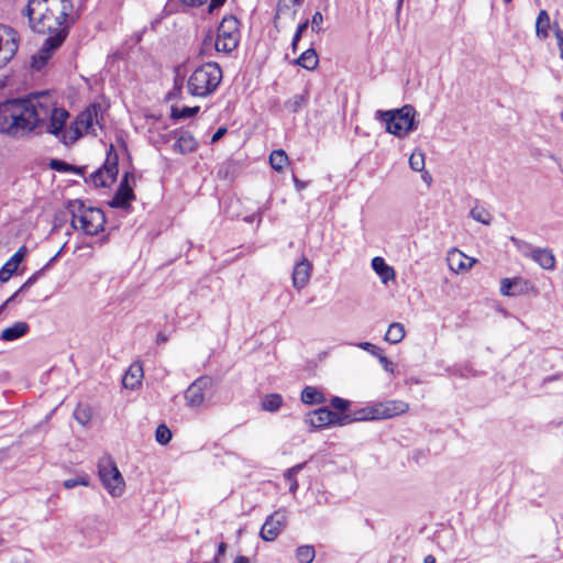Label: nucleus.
<instances>
[{
	"mask_svg": "<svg viewBox=\"0 0 563 563\" xmlns=\"http://www.w3.org/2000/svg\"><path fill=\"white\" fill-rule=\"evenodd\" d=\"M68 118L69 112L56 107L47 92L31 93L0 103V133L13 139L32 132L58 135Z\"/></svg>",
	"mask_w": 563,
	"mask_h": 563,
	"instance_id": "nucleus-1",
	"label": "nucleus"
},
{
	"mask_svg": "<svg viewBox=\"0 0 563 563\" xmlns=\"http://www.w3.org/2000/svg\"><path fill=\"white\" fill-rule=\"evenodd\" d=\"M73 8L70 0H29L23 14L29 18L33 31L53 35L60 30L67 32V25H63Z\"/></svg>",
	"mask_w": 563,
	"mask_h": 563,
	"instance_id": "nucleus-2",
	"label": "nucleus"
},
{
	"mask_svg": "<svg viewBox=\"0 0 563 563\" xmlns=\"http://www.w3.org/2000/svg\"><path fill=\"white\" fill-rule=\"evenodd\" d=\"M66 209L71 216L70 225L73 229L80 230L87 235H97L103 231L106 216L101 209L87 207L78 199L69 200Z\"/></svg>",
	"mask_w": 563,
	"mask_h": 563,
	"instance_id": "nucleus-3",
	"label": "nucleus"
},
{
	"mask_svg": "<svg viewBox=\"0 0 563 563\" xmlns=\"http://www.w3.org/2000/svg\"><path fill=\"white\" fill-rule=\"evenodd\" d=\"M222 77V69L218 63H205L189 76L187 80L188 92L194 97H209L218 89Z\"/></svg>",
	"mask_w": 563,
	"mask_h": 563,
	"instance_id": "nucleus-4",
	"label": "nucleus"
},
{
	"mask_svg": "<svg viewBox=\"0 0 563 563\" xmlns=\"http://www.w3.org/2000/svg\"><path fill=\"white\" fill-rule=\"evenodd\" d=\"M416 110L412 106L406 104L394 110H377L375 119L385 124L386 131L395 136L404 137L417 130L418 122L415 120Z\"/></svg>",
	"mask_w": 563,
	"mask_h": 563,
	"instance_id": "nucleus-5",
	"label": "nucleus"
},
{
	"mask_svg": "<svg viewBox=\"0 0 563 563\" xmlns=\"http://www.w3.org/2000/svg\"><path fill=\"white\" fill-rule=\"evenodd\" d=\"M240 22L234 15H225L218 26L214 48L219 53H231L239 45Z\"/></svg>",
	"mask_w": 563,
	"mask_h": 563,
	"instance_id": "nucleus-6",
	"label": "nucleus"
},
{
	"mask_svg": "<svg viewBox=\"0 0 563 563\" xmlns=\"http://www.w3.org/2000/svg\"><path fill=\"white\" fill-rule=\"evenodd\" d=\"M408 409L409 405L402 400H387L362 409L354 420L389 419L405 413Z\"/></svg>",
	"mask_w": 563,
	"mask_h": 563,
	"instance_id": "nucleus-7",
	"label": "nucleus"
},
{
	"mask_svg": "<svg viewBox=\"0 0 563 563\" xmlns=\"http://www.w3.org/2000/svg\"><path fill=\"white\" fill-rule=\"evenodd\" d=\"M102 119L101 106L100 104H90L82 112H80L75 121V129L70 136L71 141H76L86 134L97 135L95 125L100 124V120Z\"/></svg>",
	"mask_w": 563,
	"mask_h": 563,
	"instance_id": "nucleus-8",
	"label": "nucleus"
},
{
	"mask_svg": "<svg viewBox=\"0 0 563 563\" xmlns=\"http://www.w3.org/2000/svg\"><path fill=\"white\" fill-rule=\"evenodd\" d=\"M510 241L514 246L517 247L522 254L530 256L533 261H536L543 269H554L555 267V257L551 250L549 249H532L531 245L520 240L516 236H510Z\"/></svg>",
	"mask_w": 563,
	"mask_h": 563,
	"instance_id": "nucleus-9",
	"label": "nucleus"
},
{
	"mask_svg": "<svg viewBox=\"0 0 563 563\" xmlns=\"http://www.w3.org/2000/svg\"><path fill=\"white\" fill-rule=\"evenodd\" d=\"M20 37L11 26L0 24V68L4 67L16 54Z\"/></svg>",
	"mask_w": 563,
	"mask_h": 563,
	"instance_id": "nucleus-10",
	"label": "nucleus"
},
{
	"mask_svg": "<svg viewBox=\"0 0 563 563\" xmlns=\"http://www.w3.org/2000/svg\"><path fill=\"white\" fill-rule=\"evenodd\" d=\"M118 173V154L113 152V146H111L107 154L106 163L90 175V179L96 187H108L114 183Z\"/></svg>",
	"mask_w": 563,
	"mask_h": 563,
	"instance_id": "nucleus-11",
	"label": "nucleus"
},
{
	"mask_svg": "<svg viewBox=\"0 0 563 563\" xmlns=\"http://www.w3.org/2000/svg\"><path fill=\"white\" fill-rule=\"evenodd\" d=\"M354 421V418L351 419L347 415H339L328 407H321L312 412H310L306 422L309 423L313 429L324 428L328 426H343L347 422Z\"/></svg>",
	"mask_w": 563,
	"mask_h": 563,
	"instance_id": "nucleus-12",
	"label": "nucleus"
},
{
	"mask_svg": "<svg viewBox=\"0 0 563 563\" xmlns=\"http://www.w3.org/2000/svg\"><path fill=\"white\" fill-rule=\"evenodd\" d=\"M67 36L65 30H60L57 33L48 36L40 52L32 57L31 67L37 71H41L52 56V53L58 48Z\"/></svg>",
	"mask_w": 563,
	"mask_h": 563,
	"instance_id": "nucleus-13",
	"label": "nucleus"
},
{
	"mask_svg": "<svg viewBox=\"0 0 563 563\" xmlns=\"http://www.w3.org/2000/svg\"><path fill=\"white\" fill-rule=\"evenodd\" d=\"M99 477L110 495L121 496L124 488V481L115 464L109 462L99 467Z\"/></svg>",
	"mask_w": 563,
	"mask_h": 563,
	"instance_id": "nucleus-14",
	"label": "nucleus"
},
{
	"mask_svg": "<svg viewBox=\"0 0 563 563\" xmlns=\"http://www.w3.org/2000/svg\"><path fill=\"white\" fill-rule=\"evenodd\" d=\"M212 378L203 375L194 380L185 390L186 406L189 408L200 407L205 401V391L212 386Z\"/></svg>",
	"mask_w": 563,
	"mask_h": 563,
	"instance_id": "nucleus-15",
	"label": "nucleus"
},
{
	"mask_svg": "<svg viewBox=\"0 0 563 563\" xmlns=\"http://www.w3.org/2000/svg\"><path fill=\"white\" fill-rule=\"evenodd\" d=\"M286 526L287 512L285 509H278L266 518L262 526L260 537L267 542L274 541Z\"/></svg>",
	"mask_w": 563,
	"mask_h": 563,
	"instance_id": "nucleus-16",
	"label": "nucleus"
},
{
	"mask_svg": "<svg viewBox=\"0 0 563 563\" xmlns=\"http://www.w3.org/2000/svg\"><path fill=\"white\" fill-rule=\"evenodd\" d=\"M175 139L173 150L181 155L192 153L198 147V142L195 136L186 130H175L165 136V141Z\"/></svg>",
	"mask_w": 563,
	"mask_h": 563,
	"instance_id": "nucleus-17",
	"label": "nucleus"
},
{
	"mask_svg": "<svg viewBox=\"0 0 563 563\" xmlns=\"http://www.w3.org/2000/svg\"><path fill=\"white\" fill-rule=\"evenodd\" d=\"M129 173H125L113 198L109 202L111 208L124 209L130 206V202L134 199V192L129 185Z\"/></svg>",
	"mask_w": 563,
	"mask_h": 563,
	"instance_id": "nucleus-18",
	"label": "nucleus"
},
{
	"mask_svg": "<svg viewBox=\"0 0 563 563\" xmlns=\"http://www.w3.org/2000/svg\"><path fill=\"white\" fill-rule=\"evenodd\" d=\"M312 264L308 261V258L302 257L300 262H298L292 271V286L301 290L305 288L311 277Z\"/></svg>",
	"mask_w": 563,
	"mask_h": 563,
	"instance_id": "nucleus-19",
	"label": "nucleus"
},
{
	"mask_svg": "<svg viewBox=\"0 0 563 563\" xmlns=\"http://www.w3.org/2000/svg\"><path fill=\"white\" fill-rule=\"evenodd\" d=\"M27 254V249L22 245L0 268V283H7L16 272L20 263Z\"/></svg>",
	"mask_w": 563,
	"mask_h": 563,
	"instance_id": "nucleus-20",
	"label": "nucleus"
},
{
	"mask_svg": "<svg viewBox=\"0 0 563 563\" xmlns=\"http://www.w3.org/2000/svg\"><path fill=\"white\" fill-rule=\"evenodd\" d=\"M143 367L140 363H133L123 376L122 384L125 388L134 389L141 384Z\"/></svg>",
	"mask_w": 563,
	"mask_h": 563,
	"instance_id": "nucleus-21",
	"label": "nucleus"
},
{
	"mask_svg": "<svg viewBox=\"0 0 563 563\" xmlns=\"http://www.w3.org/2000/svg\"><path fill=\"white\" fill-rule=\"evenodd\" d=\"M29 331V324L23 321L15 322L12 327L5 328L0 335L3 341H14L22 338Z\"/></svg>",
	"mask_w": 563,
	"mask_h": 563,
	"instance_id": "nucleus-22",
	"label": "nucleus"
},
{
	"mask_svg": "<svg viewBox=\"0 0 563 563\" xmlns=\"http://www.w3.org/2000/svg\"><path fill=\"white\" fill-rule=\"evenodd\" d=\"M295 64L307 70L316 69L319 64V58L314 48L310 47L302 52L300 56L295 59Z\"/></svg>",
	"mask_w": 563,
	"mask_h": 563,
	"instance_id": "nucleus-23",
	"label": "nucleus"
},
{
	"mask_svg": "<svg viewBox=\"0 0 563 563\" xmlns=\"http://www.w3.org/2000/svg\"><path fill=\"white\" fill-rule=\"evenodd\" d=\"M372 267L375 273L382 278L383 283H387L388 280L395 277V271L391 266L387 265L384 258L374 257L372 260Z\"/></svg>",
	"mask_w": 563,
	"mask_h": 563,
	"instance_id": "nucleus-24",
	"label": "nucleus"
},
{
	"mask_svg": "<svg viewBox=\"0 0 563 563\" xmlns=\"http://www.w3.org/2000/svg\"><path fill=\"white\" fill-rule=\"evenodd\" d=\"M301 401L307 405H319L325 402V398L318 388L306 386L301 391Z\"/></svg>",
	"mask_w": 563,
	"mask_h": 563,
	"instance_id": "nucleus-25",
	"label": "nucleus"
},
{
	"mask_svg": "<svg viewBox=\"0 0 563 563\" xmlns=\"http://www.w3.org/2000/svg\"><path fill=\"white\" fill-rule=\"evenodd\" d=\"M464 260H468L462 252L454 250L449 253L448 263L452 271L459 272L467 269L472 266V262L465 264Z\"/></svg>",
	"mask_w": 563,
	"mask_h": 563,
	"instance_id": "nucleus-26",
	"label": "nucleus"
},
{
	"mask_svg": "<svg viewBox=\"0 0 563 563\" xmlns=\"http://www.w3.org/2000/svg\"><path fill=\"white\" fill-rule=\"evenodd\" d=\"M550 29V16L545 10H541L538 14L536 22V33L537 36L541 40H544L549 36Z\"/></svg>",
	"mask_w": 563,
	"mask_h": 563,
	"instance_id": "nucleus-27",
	"label": "nucleus"
},
{
	"mask_svg": "<svg viewBox=\"0 0 563 563\" xmlns=\"http://www.w3.org/2000/svg\"><path fill=\"white\" fill-rule=\"evenodd\" d=\"M405 336V328L401 323L394 322L389 325L386 334H385V341L397 344L399 343Z\"/></svg>",
	"mask_w": 563,
	"mask_h": 563,
	"instance_id": "nucleus-28",
	"label": "nucleus"
},
{
	"mask_svg": "<svg viewBox=\"0 0 563 563\" xmlns=\"http://www.w3.org/2000/svg\"><path fill=\"white\" fill-rule=\"evenodd\" d=\"M65 245L62 246V249L55 254V256H53L48 263L42 267L41 269L36 271L32 276H30L25 283L19 288V291H26L30 287H32L37 280L38 278L43 275V272L54 262L56 261V258L60 255V253L63 252Z\"/></svg>",
	"mask_w": 563,
	"mask_h": 563,
	"instance_id": "nucleus-29",
	"label": "nucleus"
},
{
	"mask_svg": "<svg viewBox=\"0 0 563 563\" xmlns=\"http://www.w3.org/2000/svg\"><path fill=\"white\" fill-rule=\"evenodd\" d=\"M283 397L279 394H268L262 400V409L275 412L283 406Z\"/></svg>",
	"mask_w": 563,
	"mask_h": 563,
	"instance_id": "nucleus-30",
	"label": "nucleus"
},
{
	"mask_svg": "<svg viewBox=\"0 0 563 563\" xmlns=\"http://www.w3.org/2000/svg\"><path fill=\"white\" fill-rule=\"evenodd\" d=\"M288 163V156L284 150H275L269 155V164L277 172L284 169Z\"/></svg>",
	"mask_w": 563,
	"mask_h": 563,
	"instance_id": "nucleus-31",
	"label": "nucleus"
},
{
	"mask_svg": "<svg viewBox=\"0 0 563 563\" xmlns=\"http://www.w3.org/2000/svg\"><path fill=\"white\" fill-rule=\"evenodd\" d=\"M308 96L306 95H295L284 103V108L290 113H297L300 111L307 103Z\"/></svg>",
	"mask_w": 563,
	"mask_h": 563,
	"instance_id": "nucleus-32",
	"label": "nucleus"
},
{
	"mask_svg": "<svg viewBox=\"0 0 563 563\" xmlns=\"http://www.w3.org/2000/svg\"><path fill=\"white\" fill-rule=\"evenodd\" d=\"M49 166L56 172H69L77 175H84V167L70 165L60 159H52Z\"/></svg>",
	"mask_w": 563,
	"mask_h": 563,
	"instance_id": "nucleus-33",
	"label": "nucleus"
},
{
	"mask_svg": "<svg viewBox=\"0 0 563 563\" xmlns=\"http://www.w3.org/2000/svg\"><path fill=\"white\" fill-rule=\"evenodd\" d=\"M470 216L475 221H477V222H479L482 224H485V225H489L492 220H493V217L489 213V211L486 210L484 207H481V206H477V205L474 208L471 209Z\"/></svg>",
	"mask_w": 563,
	"mask_h": 563,
	"instance_id": "nucleus-34",
	"label": "nucleus"
},
{
	"mask_svg": "<svg viewBox=\"0 0 563 563\" xmlns=\"http://www.w3.org/2000/svg\"><path fill=\"white\" fill-rule=\"evenodd\" d=\"M200 108L198 106L196 107H172L170 117L174 120H181L187 119L196 115L199 112Z\"/></svg>",
	"mask_w": 563,
	"mask_h": 563,
	"instance_id": "nucleus-35",
	"label": "nucleus"
},
{
	"mask_svg": "<svg viewBox=\"0 0 563 563\" xmlns=\"http://www.w3.org/2000/svg\"><path fill=\"white\" fill-rule=\"evenodd\" d=\"M305 463L297 464L290 468H288L284 473V477L286 481L290 483L289 492L295 494L298 489V482L296 479V475L303 468Z\"/></svg>",
	"mask_w": 563,
	"mask_h": 563,
	"instance_id": "nucleus-36",
	"label": "nucleus"
},
{
	"mask_svg": "<svg viewBox=\"0 0 563 563\" xmlns=\"http://www.w3.org/2000/svg\"><path fill=\"white\" fill-rule=\"evenodd\" d=\"M316 556L312 545H300L296 550V559L299 563H311Z\"/></svg>",
	"mask_w": 563,
	"mask_h": 563,
	"instance_id": "nucleus-37",
	"label": "nucleus"
},
{
	"mask_svg": "<svg viewBox=\"0 0 563 563\" xmlns=\"http://www.w3.org/2000/svg\"><path fill=\"white\" fill-rule=\"evenodd\" d=\"M74 418L82 426L87 424L91 419V410L86 405H78L74 411Z\"/></svg>",
	"mask_w": 563,
	"mask_h": 563,
	"instance_id": "nucleus-38",
	"label": "nucleus"
},
{
	"mask_svg": "<svg viewBox=\"0 0 563 563\" xmlns=\"http://www.w3.org/2000/svg\"><path fill=\"white\" fill-rule=\"evenodd\" d=\"M410 168L415 172H421L424 168V154L421 150L415 151L409 157Z\"/></svg>",
	"mask_w": 563,
	"mask_h": 563,
	"instance_id": "nucleus-39",
	"label": "nucleus"
},
{
	"mask_svg": "<svg viewBox=\"0 0 563 563\" xmlns=\"http://www.w3.org/2000/svg\"><path fill=\"white\" fill-rule=\"evenodd\" d=\"M155 439L159 444L166 445L172 440V431L166 424H159L155 431Z\"/></svg>",
	"mask_w": 563,
	"mask_h": 563,
	"instance_id": "nucleus-40",
	"label": "nucleus"
},
{
	"mask_svg": "<svg viewBox=\"0 0 563 563\" xmlns=\"http://www.w3.org/2000/svg\"><path fill=\"white\" fill-rule=\"evenodd\" d=\"M529 283L522 278H512V296L522 295L528 289Z\"/></svg>",
	"mask_w": 563,
	"mask_h": 563,
	"instance_id": "nucleus-41",
	"label": "nucleus"
},
{
	"mask_svg": "<svg viewBox=\"0 0 563 563\" xmlns=\"http://www.w3.org/2000/svg\"><path fill=\"white\" fill-rule=\"evenodd\" d=\"M356 346L368 352L369 354H372L375 357H378L383 353L380 347H378L377 345H375L371 342H361V343H357Z\"/></svg>",
	"mask_w": 563,
	"mask_h": 563,
	"instance_id": "nucleus-42",
	"label": "nucleus"
},
{
	"mask_svg": "<svg viewBox=\"0 0 563 563\" xmlns=\"http://www.w3.org/2000/svg\"><path fill=\"white\" fill-rule=\"evenodd\" d=\"M323 15L321 12L317 11L312 15L311 19V30L316 33H320L322 31Z\"/></svg>",
	"mask_w": 563,
	"mask_h": 563,
	"instance_id": "nucleus-43",
	"label": "nucleus"
},
{
	"mask_svg": "<svg viewBox=\"0 0 563 563\" xmlns=\"http://www.w3.org/2000/svg\"><path fill=\"white\" fill-rule=\"evenodd\" d=\"M63 485L66 489H71L78 485L88 486V481L85 477L68 478L64 481Z\"/></svg>",
	"mask_w": 563,
	"mask_h": 563,
	"instance_id": "nucleus-44",
	"label": "nucleus"
},
{
	"mask_svg": "<svg viewBox=\"0 0 563 563\" xmlns=\"http://www.w3.org/2000/svg\"><path fill=\"white\" fill-rule=\"evenodd\" d=\"M331 406L341 411V412H344L345 410L349 409L350 407V402L346 400V399H343V398H340V397H333L331 399Z\"/></svg>",
	"mask_w": 563,
	"mask_h": 563,
	"instance_id": "nucleus-45",
	"label": "nucleus"
},
{
	"mask_svg": "<svg viewBox=\"0 0 563 563\" xmlns=\"http://www.w3.org/2000/svg\"><path fill=\"white\" fill-rule=\"evenodd\" d=\"M500 292L504 296H512V279L503 278L500 280Z\"/></svg>",
	"mask_w": 563,
	"mask_h": 563,
	"instance_id": "nucleus-46",
	"label": "nucleus"
},
{
	"mask_svg": "<svg viewBox=\"0 0 563 563\" xmlns=\"http://www.w3.org/2000/svg\"><path fill=\"white\" fill-rule=\"evenodd\" d=\"M377 358L379 364L386 372L394 374L395 365L393 364L391 361H389L383 353Z\"/></svg>",
	"mask_w": 563,
	"mask_h": 563,
	"instance_id": "nucleus-47",
	"label": "nucleus"
},
{
	"mask_svg": "<svg viewBox=\"0 0 563 563\" xmlns=\"http://www.w3.org/2000/svg\"><path fill=\"white\" fill-rule=\"evenodd\" d=\"M30 553L27 551H19L11 560V563H29Z\"/></svg>",
	"mask_w": 563,
	"mask_h": 563,
	"instance_id": "nucleus-48",
	"label": "nucleus"
},
{
	"mask_svg": "<svg viewBox=\"0 0 563 563\" xmlns=\"http://www.w3.org/2000/svg\"><path fill=\"white\" fill-rule=\"evenodd\" d=\"M554 35L558 41L560 57L563 59V31L558 25L554 27Z\"/></svg>",
	"mask_w": 563,
	"mask_h": 563,
	"instance_id": "nucleus-49",
	"label": "nucleus"
},
{
	"mask_svg": "<svg viewBox=\"0 0 563 563\" xmlns=\"http://www.w3.org/2000/svg\"><path fill=\"white\" fill-rule=\"evenodd\" d=\"M228 130L227 128L224 126H221L212 135L211 137V143H217L218 141H220L225 134H227Z\"/></svg>",
	"mask_w": 563,
	"mask_h": 563,
	"instance_id": "nucleus-50",
	"label": "nucleus"
},
{
	"mask_svg": "<svg viewBox=\"0 0 563 563\" xmlns=\"http://www.w3.org/2000/svg\"><path fill=\"white\" fill-rule=\"evenodd\" d=\"M227 0H210L208 12L212 13L216 9L222 7Z\"/></svg>",
	"mask_w": 563,
	"mask_h": 563,
	"instance_id": "nucleus-51",
	"label": "nucleus"
},
{
	"mask_svg": "<svg viewBox=\"0 0 563 563\" xmlns=\"http://www.w3.org/2000/svg\"><path fill=\"white\" fill-rule=\"evenodd\" d=\"M181 4L187 7H200L207 0H178Z\"/></svg>",
	"mask_w": 563,
	"mask_h": 563,
	"instance_id": "nucleus-52",
	"label": "nucleus"
},
{
	"mask_svg": "<svg viewBox=\"0 0 563 563\" xmlns=\"http://www.w3.org/2000/svg\"><path fill=\"white\" fill-rule=\"evenodd\" d=\"M308 25H309V21L306 20L305 22L300 23L297 27V31L295 33L294 36H296L297 38H301L303 32L308 29Z\"/></svg>",
	"mask_w": 563,
	"mask_h": 563,
	"instance_id": "nucleus-53",
	"label": "nucleus"
},
{
	"mask_svg": "<svg viewBox=\"0 0 563 563\" xmlns=\"http://www.w3.org/2000/svg\"><path fill=\"white\" fill-rule=\"evenodd\" d=\"M225 551H227V544L224 542H221L218 547V551L213 559H218V563H220V558L222 555H224Z\"/></svg>",
	"mask_w": 563,
	"mask_h": 563,
	"instance_id": "nucleus-54",
	"label": "nucleus"
},
{
	"mask_svg": "<svg viewBox=\"0 0 563 563\" xmlns=\"http://www.w3.org/2000/svg\"><path fill=\"white\" fill-rule=\"evenodd\" d=\"M292 180L297 190H302L307 187V183L301 181L296 175H292Z\"/></svg>",
	"mask_w": 563,
	"mask_h": 563,
	"instance_id": "nucleus-55",
	"label": "nucleus"
},
{
	"mask_svg": "<svg viewBox=\"0 0 563 563\" xmlns=\"http://www.w3.org/2000/svg\"><path fill=\"white\" fill-rule=\"evenodd\" d=\"M167 340H168L167 335H166V334H164V333H162V332H159V333L157 334V336H156V342H157L158 344H161V343H165Z\"/></svg>",
	"mask_w": 563,
	"mask_h": 563,
	"instance_id": "nucleus-56",
	"label": "nucleus"
},
{
	"mask_svg": "<svg viewBox=\"0 0 563 563\" xmlns=\"http://www.w3.org/2000/svg\"><path fill=\"white\" fill-rule=\"evenodd\" d=\"M233 563H250V561H249V559L246 556L239 555V556L235 558Z\"/></svg>",
	"mask_w": 563,
	"mask_h": 563,
	"instance_id": "nucleus-57",
	"label": "nucleus"
},
{
	"mask_svg": "<svg viewBox=\"0 0 563 563\" xmlns=\"http://www.w3.org/2000/svg\"><path fill=\"white\" fill-rule=\"evenodd\" d=\"M256 219L258 220V222H261V214H252V216H250V217H246V218H245V221H247V222L252 223V222H253V221H255Z\"/></svg>",
	"mask_w": 563,
	"mask_h": 563,
	"instance_id": "nucleus-58",
	"label": "nucleus"
},
{
	"mask_svg": "<svg viewBox=\"0 0 563 563\" xmlns=\"http://www.w3.org/2000/svg\"><path fill=\"white\" fill-rule=\"evenodd\" d=\"M299 41H300V38H297L296 36L292 37V42H291L292 52H296Z\"/></svg>",
	"mask_w": 563,
	"mask_h": 563,
	"instance_id": "nucleus-59",
	"label": "nucleus"
},
{
	"mask_svg": "<svg viewBox=\"0 0 563 563\" xmlns=\"http://www.w3.org/2000/svg\"><path fill=\"white\" fill-rule=\"evenodd\" d=\"M423 563H435V558L429 554L424 558Z\"/></svg>",
	"mask_w": 563,
	"mask_h": 563,
	"instance_id": "nucleus-60",
	"label": "nucleus"
},
{
	"mask_svg": "<svg viewBox=\"0 0 563 563\" xmlns=\"http://www.w3.org/2000/svg\"><path fill=\"white\" fill-rule=\"evenodd\" d=\"M402 1H404V0H398V1H397V12H399V11H400L401 5H402Z\"/></svg>",
	"mask_w": 563,
	"mask_h": 563,
	"instance_id": "nucleus-61",
	"label": "nucleus"
},
{
	"mask_svg": "<svg viewBox=\"0 0 563 563\" xmlns=\"http://www.w3.org/2000/svg\"><path fill=\"white\" fill-rule=\"evenodd\" d=\"M422 178H423L424 180H428V179H431V176H430V174H429V173H426V176L423 175V176H422Z\"/></svg>",
	"mask_w": 563,
	"mask_h": 563,
	"instance_id": "nucleus-62",
	"label": "nucleus"
},
{
	"mask_svg": "<svg viewBox=\"0 0 563 563\" xmlns=\"http://www.w3.org/2000/svg\"><path fill=\"white\" fill-rule=\"evenodd\" d=\"M422 178H423L424 180H428V179H431V176H430V174H429V173H426V176L423 175V176H422Z\"/></svg>",
	"mask_w": 563,
	"mask_h": 563,
	"instance_id": "nucleus-63",
	"label": "nucleus"
},
{
	"mask_svg": "<svg viewBox=\"0 0 563 563\" xmlns=\"http://www.w3.org/2000/svg\"><path fill=\"white\" fill-rule=\"evenodd\" d=\"M422 178H423L424 180H428V179H431V176H430V174H429V173H426V176L423 175V176H422Z\"/></svg>",
	"mask_w": 563,
	"mask_h": 563,
	"instance_id": "nucleus-64",
	"label": "nucleus"
}]
</instances>
